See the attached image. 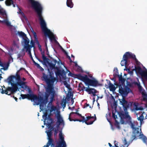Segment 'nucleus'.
<instances>
[{
    "label": "nucleus",
    "instance_id": "f257e3e1",
    "mask_svg": "<svg viewBox=\"0 0 147 147\" xmlns=\"http://www.w3.org/2000/svg\"><path fill=\"white\" fill-rule=\"evenodd\" d=\"M47 74L43 73L42 78L47 85L45 87L46 92L44 98L46 103H47L48 98L51 95V100L48 105V107H49L50 105H52V102L55 95L53 85L56 79L54 77L53 73L50 71L49 69H47Z\"/></svg>",
    "mask_w": 147,
    "mask_h": 147
},
{
    "label": "nucleus",
    "instance_id": "ea45409f",
    "mask_svg": "<svg viewBox=\"0 0 147 147\" xmlns=\"http://www.w3.org/2000/svg\"><path fill=\"white\" fill-rule=\"evenodd\" d=\"M9 66V63H7V64L5 63L4 65L3 69L4 70H6L8 68Z\"/></svg>",
    "mask_w": 147,
    "mask_h": 147
},
{
    "label": "nucleus",
    "instance_id": "c9c22d12",
    "mask_svg": "<svg viewBox=\"0 0 147 147\" xmlns=\"http://www.w3.org/2000/svg\"><path fill=\"white\" fill-rule=\"evenodd\" d=\"M48 119L50 121V122L49 123H48L49 125H51V124L53 123L54 122L53 119L51 117H50L49 115V117L48 118Z\"/></svg>",
    "mask_w": 147,
    "mask_h": 147
},
{
    "label": "nucleus",
    "instance_id": "393cba45",
    "mask_svg": "<svg viewBox=\"0 0 147 147\" xmlns=\"http://www.w3.org/2000/svg\"><path fill=\"white\" fill-rule=\"evenodd\" d=\"M127 59H125V57L123 56V60H122L121 62V64L122 66L124 65L126 66L127 63Z\"/></svg>",
    "mask_w": 147,
    "mask_h": 147
},
{
    "label": "nucleus",
    "instance_id": "bb28decb",
    "mask_svg": "<svg viewBox=\"0 0 147 147\" xmlns=\"http://www.w3.org/2000/svg\"><path fill=\"white\" fill-rule=\"evenodd\" d=\"M139 138L142 139L144 143L147 144V138L143 134Z\"/></svg>",
    "mask_w": 147,
    "mask_h": 147
},
{
    "label": "nucleus",
    "instance_id": "0e129e2a",
    "mask_svg": "<svg viewBox=\"0 0 147 147\" xmlns=\"http://www.w3.org/2000/svg\"><path fill=\"white\" fill-rule=\"evenodd\" d=\"M33 34H34V36L35 38L37 36L36 35V33L35 32H34Z\"/></svg>",
    "mask_w": 147,
    "mask_h": 147
},
{
    "label": "nucleus",
    "instance_id": "5701e85b",
    "mask_svg": "<svg viewBox=\"0 0 147 147\" xmlns=\"http://www.w3.org/2000/svg\"><path fill=\"white\" fill-rule=\"evenodd\" d=\"M135 70L140 75L144 71L142 70L141 67L139 66L135 67Z\"/></svg>",
    "mask_w": 147,
    "mask_h": 147
},
{
    "label": "nucleus",
    "instance_id": "13d9d810",
    "mask_svg": "<svg viewBox=\"0 0 147 147\" xmlns=\"http://www.w3.org/2000/svg\"><path fill=\"white\" fill-rule=\"evenodd\" d=\"M35 65V66H36V67H37L38 68H39V67L40 66V65H39L37 63H36Z\"/></svg>",
    "mask_w": 147,
    "mask_h": 147
},
{
    "label": "nucleus",
    "instance_id": "79ce46f5",
    "mask_svg": "<svg viewBox=\"0 0 147 147\" xmlns=\"http://www.w3.org/2000/svg\"><path fill=\"white\" fill-rule=\"evenodd\" d=\"M4 23L8 26H11L10 23L7 20H4Z\"/></svg>",
    "mask_w": 147,
    "mask_h": 147
},
{
    "label": "nucleus",
    "instance_id": "f704fd0d",
    "mask_svg": "<svg viewBox=\"0 0 147 147\" xmlns=\"http://www.w3.org/2000/svg\"><path fill=\"white\" fill-rule=\"evenodd\" d=\"M49 125V127L50 128V129L48 131L46 132L47 134L48 132H51V136H52L53 133L52 131L54 130V128L53 126H51V125Z\"/></svg>",
    "mask_w": 147,
    "mask_h": 147
},
{
    "label": "nucleus",
    "instance_id": "4468645a",
    "mask_svg": "<svg viewBox=\"0 0 147 147\" xmlns=\"http://www.w3.org/2000/svg\"><path fill=\"white\" fill-rule=\"evenodd\" d=\"M133 130H134L133 131L134 135L132 136L131 142L134 140L136 139L137 137H140L142 135L141 134V133H140L139 132V129L138 127H137Z\"/></svg>",
    "mask_w": 147,
    "mask_h": 147
},
{
    "label": "nucleus",
    "instance_id": "8fccbe9b",
    "mask_svg": "<svg viewBox=\"0 0 147 147\" xmlns=\"http://www.w3.org/2000/svg\"><path fill=\"white\" fill-rule=\"evenodd\" d=\"M124 145L125 146L127 145V141L126 140V139H124Z\"/></svg>",
    "mask_w": 147,
    "mask_h": 147
},
{
    "label": "nucleus",
    "instance_id": "20e7f679",
    "mask_svg": "<svg viewBox=\"0 0 147 147\" xmlns=\"http://www.w3.org/2000/svg\"><path fill=\"white\" fill-rule=\"evenodd\" d=\"M120 104L122 105L123 107V109L125 113H121L119 115L121 117L125 116L126 115H128V112L127 111V109L129 108L130 105H131L132 103L131 102H128L123 97L122 99H119Z\"/></svg>",
    "mask_w": 147,
    "mask_h": 147
},
{
    "label": "nucleus",
    "instance_id": "bf43d9fd",
    "mask_svg": "<svg viewBox=\"0 0 147 147\" xmlns=\"http://www.w3.org/2000/svg\"><path fill=\"white\" fill-rule=\"evenodd\" d=\"M80 117L82 119V120H84V121H86V119L84 116H83L82 115V116H81Z\"/></svg>",
    "mask_w": 147,
    "mask_h": 147
},
{
    "label": "nucleus",
    "instance_id": "ddd939ff",
    "mask_svg": "<svg viewBox=\"0 0 147 147\" xmlns=\"http://www.w3.org/2000/svg\"><path fill=\"white\" fill-rule=\"evenodd\" d=\"M55 117L57 119L56 122V127L58 128L60 125L64 123V121L59 111L55 114Z\"/></svg>",
    "mask_w": 147,
    "mask_h": 147
},
{
    "label": "nucleus",
    "instance_id": "dca6fc26",
    "mask_svg": "<svg viewBox=\"0 0 147 147\" xmlns=\"http://www.w3.org/2000/svg\"><path fill=\"white\" fill-rule=\"evenodd\" d=\"M124 57H125V59L127 60L128 58H132L134 59L136 57L135 55L129 52H127L125 53L123 55Z\"/></svg>",
    "mask_w": 147,
    "mask_h": 147
},
{
    "label": "nucleus",
    "instance_id": "6e6d98bb",
    "mask_svg": "<svg viewBox=\"0 0 147 147\" xmlns=\"http://www.w3.org/2000/svg\"><path fill=\"white\" fill-rule=\"evenodd\" d=\"M47 113H44V115L43 116V118H44V117H45L46 118H47Z\"/></svg>",
    "mask_w": 147,
    "mask_h": 147
},
{
    "label": "nucleus",
    "instance_id": "7ed1b4c3",
    "mask_svg": "<svg viewBox=\"0 0 147 147\" xmlns=\"http://www.w3.org/2000/svg\"><path fill=\"white\" fill-rule=\"evenodd\" d=\"M9 80L7 79L5 80V81L6 82H7L9 84H10L12 87H8L6 90H4V94L8 95H10L11 94H13L14 92H16L18 89L17 85L18 84L17 82L16 83H14V80H12L10 82Z\"/></svg>",
    "mask_w": 147,
    "mask_h": 147
},
{
    "label": "nucleus",
    "instance_id": "f3484780",
    "mask_svg": "<svg viewBox=\"0 0 147 147\" xmlns=\"http://www.w3.org/2000/svg\"><path fill=\"white\" fill-rule=\"evenodd\" d=\"M85 91L88 92L89 94L92 93L94 96L96 95V90L94 88H87L85 89Z\"/></svg>",
    "mask_w": 147,
    "mask_h": 147
},
{
    "label": "nucleus",
    "instance_id": "338daca9",
    "mask_svg": "<svg viewBox=\"0 0 147 147\" xmlns=\"http://www.w3.org/2000/svg\"><path fill=\"white\" fill-rule=\"evenodd\" d=\"M66 55L67 56V57L69 59H70L71 58H70V57L67 54V55Z\"/></svg>",
    "mask_w": 147,
    "mask_h": 147
},
{
    "label": "nucleus",
    "instance_id": "4d7b16f0",
    "mask_svg": "<svg viewBox=\"0 0 147 147\" xmlns=\"http://www.w3.org/2000/svg\"><path fill=\"white\" fill-rule=\"evenodd\" d=\"M38 68L40 69V70L41 71H44V69L42 67H41L40 66L39 67V68Z\"/></svg>",
    "mask_w": 147,
    "mask_h": 147
},
{
    "label": "nucleus",
    "instance_id": "f03ea898",
    "mask_svg": "<svg viewBox=\"0 0 147 147\" xmlns=\"http://www.w3.org/2000/svg\"><path fill=\"white\" fill-rule=\"evenodd\" d=\"M75 75L76 78L83 81L88 86L95 87L98 85V82L97 80L93 78L92 80L90 79L87 75L83 76L81 74H78Z\"/></svg>",
    "mask_w": 147,
    "mask_h": 147
},
{
    "label": "nucleus",
    "instance_id": "2eb2a0df",
    "mask_svg": "<svg viewBox=\"0 0 147 147\" xmlns=\"http://www.w3.org/2000/svg\"><path fill=\"white\" fill-rule=\"evenodd\" d=\"M57 62L56 60L54 59L52 57H51V62H49L47 61V63H48L50 69H52L55 68Z\"/></svg>",
    "mask_w": 147,
    "mask_h": 147
},
{
    "label": "nucleus",
    "instance_id": "a18cd8bd",
    "mask_svg": "<svg viewBox=\"0 0 147 147\" xmlns=\"http://www.w3.org/2000/svg\"><path fill=\"white\" fill-rule=\"evenodd\" d=\"M112 116L113 118L115 119L117 118V116L115 115V113H112Z\"/></svg>",
    "mask_w": 147,
    "mask_h": 147
},
{
    "label": "nucleus",
    "instance_id": "c756f323",
    "mask_svg": "<svg viewBox=\"0 0 147 147\" xmlns=\"http://www.w3.org/2000/svg\"><path fill=\"white\" fill-rule=\"evenodd\" d=\"M78 88L80 90L82 91L85 90V89H86V87L81 83H80L79 84Z\"/></svg>",
    "mask_w": 147,
    "mask_h": 147
},
{
    "label": "nucleus",
    "instance_id": "09e8293b",
    "mask_svg": "<svg viewBox=\"0 0 147 147\" xmlns=\"http://www.w3.org/2000/svg\"><path fill=\"white\" fill-rule=\"evenodd\" d=\"M4 90H3L2 88H0V92L2 94H4Z\"/></svg>",
    "mask_w": 147,
    "mask_h": 147
},
{
    "label": "nucleus",
    "instance_id": "9b49d317",
    "mask_svg": "<svg viewBox=\"0 0 147 147\" xmlns=\"http://www.w3.org/2000/svg\"><path fill=\"white\" fill-rule=\"evenodd\" d=\"M21 96L22 99L27 98L32 101H33L34 99H36L37 98V95L33 94H21Z\"/></svg>",
    "mask_w": 147,
    "mask_h": 147
},
{
    "label": "nucleus",
    "instance_id": "5fc2aeb1",
    "mask_svg": "<svg viewBox=\"0 0 147 147\" xmlns=\"http://www.w3.org/2000/svg\"><path fill=\"white\" fill-rule=\"evenodd\" d=\"M28 92H29V93H30V94H32V91L30 88H28Z\"/></svg>",
    "mask_w": 147,
    "mask_h": 147
},
{
    "label": "nucleus",
    "instance_id": "7c9ffc66",
    "mask_svg": "<svg viewBox=\"0 0 147 147\" xmlns=\"http://www.w3.org/2000/svg\"><path fill=\"white\" fill-rule=\"evenodd\" d=\"M13 1L12 0H6L5 1V4L7 6H10L13 4Z\"/></svg>",
    "mask_w": 147,
    "mask_h": 147
},
{
    "label": "nucleus",
    "instance_id": "e433bc0d",
    "mask_svg": "<svg viewBox=\"0 0 147 147\" xmlns=\"http://www.w3.org/2000/svg\"><path fill=\"white\" fill-rule=\"evenodd\" d=\"M76 112H71L69 114V115L71 116L72 115H73L74 114H77V115H78L80 117L81 116H82V115L81 114H80L79 113L77 112V111H78V110H76Z\"/></svg>",
    "mask_w": 147,
    "mask_h": 147
},
{
    "label": "nucleus",
    "instance_id": "9d476101",
    "mask_svg": "<svg viewBox=\"0 0 147 147\" xmlns=\"http://www.w3.org/2000/svg\"><path fill=\"white\" fill-rule=\"evenodd\" d=\"M47 136V139L48 140V141L46 145L49 147L50 146L51 147H55V141L52 138V136H51V132H48Z\"/></svg>",
    "mask_w": 147,
    "mask_h": 147
},
{
    "label": "nucleus",
    "instance_id": "0eeeda50",
    "mask_svg": "<svg viewBox=\"0 0 147 147\" xmlns=\"http://www.w3.org/2000/svg\"><path fill=\"white\" fill-rule=\"evenodd\" d=\"M37 99H34L33 101L36 105H38L40 104V109L42 110L47 103L45 102V101L43 97L41 96H37Z\"/></svg>",
    "mask_w": 147,
    "mask_h": 147
},
{
    "label": "nucleus",
    "instance_id": "69168bd1",
    "mask_svg": "<svg viewBox=\"0 0 147 147\" xmlns=\"http://www.w3.org/2000/svg\"><path fill=\"white\" fill-rule=\"evenodd\" d=\"M13 98H14V99L16 101H18V98L16 97H14V96H13Z\"/></svg>",
    "mask_w": 147,
    "mask_h": 147
},
{
    "label": "nucleus",
    "instance_id": "72a5a7b5",
    "mask_svg": "<svg viewBox=\"0 0 147 147\" xmlns=\"http://www.w3.org/2000/svg\"><path fill=\"white\" fill-rule=\"evenodd\" d=\"M142 95L143 100L144 101L147 100V94L144 92H142Z\"/></svg>",
    "mask_w": 147,
    "mask_h": 147
},
{
    "label": "nucleus",
    "instance_id": "4c0bfd02",
    "mask_svg": "<svg viewBox=\"0 0 147 147\" xmlns=\"http://www.w3.org/2000/svg\"><path fill=\"white\" fill-rule=\"evenodd\" d=\"M57 128V129H56L54 130V135L55 138L56 137L57 134L58 133V128Z\"/></svg>",
    "mask_w": 147,
    "mask_h": 147
},
{
    "label": "nucleus",
    "instance_id": "864d4df0",
    "mask_svg": "<svg viewBox=\"0 0 147 147\" xmlns=\"http://www.w3.org/2000/svg\"><path fill=\"white\" fill-rule=\"evenodd\" d=\"M134 83L135 85H137L138 86H139L140 85L139 83H138L137 82H134Z\"/></svg>",
    "mask_w": 147,
    "mask_h": 147
},
{
    "label": "nucleus",
    "instance_id": "39448f33",
    "mask_svg": "<svg viewBox=\"0 0 147 147\" xmlns=\"http://www.w3.org/2000/svg\"><path fill=\"white\" fill-rule=\"evenodd\" d=\"M115 85L116 86L117 88H119V92L122 96L123 97L124 96H126L131 91L130 88L128 87L127 86H125L124 88L122 87L121 85L119 84H115Z\"/></svg>",
    "mask_w": 147,
    "mask_h": 147
},
{
    "label": "nucleus",
    "instance_id": "1a4fd4ad",
    "mask_svg": "<svg viewBox=\"0 0 147 147\" xmlns=\"http://www.w3.org/2000/svg\"><path fill=\"white\" fill-rule=\"evenodd\" d=\"M125 119L126 121L127 122L128 124L133 129H135L136 128L135 127V125L137 123V121H133L132 122L131 121V118L130 116L128 115H126L125 116L122 117Z\"/></svg>",
    "mask_w": 147,
    "mask_h": 147
},
{
    "label": "nucleus",
    "instance_id": "c03bdc74",
    "mask_svg": "<svg viewBox=\"0 0 147 147\" xmlns=\"http://www.w3.org/2000/svg\"><path fill=\"white\" fill-rule=\"evenodd\" d=\"M64 84L66 86V87L67 88H69V87L70 85L69 84H67V82L64 81Z\"/></svg>",
    "mask_w": 147,
    "mask_h": 147
},
{
    "label": "nucleus",
    "instance_id": "aec40b11",
    "mask_svg": "<svg viewBox=\"0 0 147 147\" xmlns=\"http://www.w3.org/2000/svg\"><path fill=\"white\" fill-rule=\"evenodd\" d=\"M41 54L42 55V57L43 61V64H46L47 62V60L48 59L47 58V57L45 56V52L44 51H41Z\"/></svg>",
    "mask_w": 147,
    "mask_h": 147
},
{
    "label": "nucleus",
    "instance_id": "680f3d73",
    "mask_svg": "<svg viewBox=\"0 0 147 147\" xmlns=\"http://www.w3.org/2000/svg\"><path fill=\"white\" fill-rule=\"evenodd\" d=\"M37 60L39 61H40V62H41V63H43V61H42L39 58H37Z\"/></svg>",
    "mask_w": 147,
    "mask_h": 147
},
{
    "label": "nucleus",
    "instance_id": "a878e982",
    "mask_svg": "<svg viewBox=\"0 0 147 147\" xmlns=\"http://www.w3.org/2000/svg\"><path fill=\"white\" fill-rule=\"evenodd\" d=\"M0 14H1L2 16L7 17V15L5 11L4 10L3 8L1 7V5H0Z\"/></svg>",
    "mask_w": 147,
    "mask_h": 147
},
{
    "label": "nucleus",
    "instance_id": "473e14b6",
    "mask_svg": "<svg viewBox=\"0 0 147 147\" xmlns=\"http://www.w3.org/2000/svg\"><path fill=\"white\" fill-rule=\"evenodd\" d=\"M137 119L138 120L140 121V123L141 124L142 122L143 121V120L144 119V117L143 116V114L142 113L141 114L139 117L137 118Z\"/></svg>",
    "mask_w": 147,
    "mask_h": 147
},
{
    "label": "nucleus",
    "instance_id": "6ab92c4d",
    "mask_svg": "<svg viewBox=\"0 0 147 147\" xmlns=\"http://www.w3.org/2000/svg\"><path fill=\"white\" fill-rule=\"evenodd\" d=\"M108 85L109 88L111 91L114 92L116 88H117L116 87H115L114 85L110 81H109Z\"/></svg>",
    "mask_w": 147,
    "mask_h": 147
},
{
    "label": "nucleus",
    "instance_id": "3c124183",
    "mask_svg": "<svg viewBox=\"0 0 147 147\" xmlns=\"http://www.w3.org/2000/svg\"><path fill=\"white\" fill-rule=\"evenodd\" d=\"M138 88L139 89V90L140 91H141L142 90V87L140 85V86H138Z\"/></svg>",
    "mask_w": 147,
    "mask_h": 147
},
{
    "label": "nucleus",
    "instance_id": "774afa93",
    "mask_svg": "<svg viewBox=\"0 0 147 147\" xmlns=\"http://www.w3.org/2000/svg\"><path fill=\"white\" fill-rule=\"evenodd\" d=\"M108 144L109 145V146L110 147H111L112 146L111 144H110V143H109Z\"/></svg>",
    "mask_w": 147,
    "mask_h": 147
},
{
    "label": "nucleus",
    "instance_id": "f8f14e48",
    "mask_svg": "<svg viewBox=\"0 0 147 147\" xmlns=\"http://www.w3.org/2000/svg\"><path fill=\"white\" fill-rule=\"evenodd\" d=\"M116 74H115V75L117 76L119 78V83H117V82H115V80H114L115 81V84H119L121 85V86H122L123 87L124 86H125V79L123 78L122 76V75H120V76L119 74L118 73V70L117 68L116 69Z\"/></svg>",
    "mask_w": 147,
    "mask_h": 147
},
{
    "label": "nucleus",
    "instance_id": "a211bd4d",
    "mask_svg": "<svg viewBox=\"0 0 147 147\" xmlns=\"http://www.w3.org/2000/svg\"><path fill=\"white\" fill-rule=\"evenodd\" d=\"M95 115V117H94V120L93 121H91L90 122H87V121L88 120L90 119H91V116H87L86 117V121H84L85 123L87 124V125H91L92 124L93 122L96 120V117L95 116V115Z\"/></svg>",
    "mask_w": 147,
    "mask_h": 147
},
{
    "label": "nucleus",
    "instance_id": "2f4dec72",
    "mask_svg": "<svg viewBox=\"0 0 147 147\" xmlns=\"http://www.w3.org/2000/svg\"><path fill=\"white\" fill-rule=\"evenodd\" d=\"M26 48H25L26 49V52H28V54L30 55V56H31L32 54L31 52V47L28 46V47H26Z\"/></svg>",
    "mask_w": 147,
    "mask_h": 147
},
{
    "label": "nucleus",
    "instance_id": "412c9836",
    "mask_svg": "<svg viewBox=\"0 0 147 147\" xmlns=\"http://www.w3.org/2000/svg\"><path fill=\"white\" fill-rule=\"evenodd\" d=\"M23 39L24 40L25 44L24 48H26V47H28L29 46H30V45L29 44L30 42L27 36L24 38H23Z\"/></svg>",
    "mask_w": 147,
    "mask_h": 147
},
{
    "label": "nucleus",
    "instance_id": "cd10ccee",
    "mask_svg": "<svg viewBox=\"0 0 147 147\" xmlns=\"http://www.w3.org/2000/svg\"><path fill=\"white\" fill-rule=\"evenodd\" d=\"M18 34L19 36L22 37L23 38V39L25 38L26 36V35L25 34V33L22 31H18Z\"/></svg>",
    "mask_w": 147,
    "mask_h": 147
},
{
    "label": "nucleus",
    "instance_id": "a19ab883",
    "mask_svg": "<svg viewBox=\"0 0 147 147\" xmlns=\"http://www.w3.org/2000/svg\"><path fill=\"white\" fill-rule=\"evenodd\" d=\"M71 116L69 115V118H68V119L70 121H78L79 119H71Z\"/></svg>",
    "mask_w": 147,
    "mask_h": 147
},
{
    "label": "nucleus",
    "instance_id": "c85d7f7f",
    "mask_svg": "<svg viewBox=\"0 0 147 147\" xmlns=\"http://www.w3.org/2000/svg\"><path fill=\"white\" fill-rule=\"evenodd\" d=\"M141 76L142 78L147 80V71H144L143 73H142Z\"/></svg>",
    "mask_w": 147,
    "mask_h": 147
},
{
    "label": "nucleus",
    "instance_id": "58836bf2",
    "mask_svg": "<svg viewBox=\"0 0 147 147\" xmlns=\"http://www.w3.org/2000/svg\"><path fill=\"white\" fill-rule=\"evenodd\" d=\"M127 86L128 87L129 86V87H132L133 86V83H130L129 81H127Z\"/></svg>",
    "mask_w": 147,
    "mask_h": 147
},
{
    "label": "nucleus",
    "instance_id": "6e6552de",
    "mask_svg": "<svg viewBox=\"0 0 147 147\" xmlns=\"http://www.w3.org/2000/svg\"><path fill=\"white\" fill-rule=\"evenodd\" d=\"M59 139L57 142L55 147H66V145L64 140V137L60 131L59 134Z\"/></svg>",
    "mask_w": 147,
    "mask_h": 147
},
{
    "label": "nucleus",
    "instance_id": "49530a36",
    "mask_svg": "<svg viewBox=\"0 0 147 147\" xmlns=\"http://www.w3.org/2000/svg\"><path fill=\"white\" fill-rule=\"evenodd\" d=\"M30 44H31V45H30V46L31 47V48H32V47H34V41L32 40L30 41Z\"/></svg>",
    "mask_w": 147,
    "mask_h": 147
},
{
    "label": "nucleus",
    "instance_id": "37998d69",
    "mask_svg": "<svg viewBox=\"0 0 147 147\" xmlns=\"http://www.w3.org/2000/svg\"><path fill=\"white\" fill-rule=\"evenodd\" d=\"M135 60L136 63V64L137 65H139L140 63L139 61H138V59L136 58V57H135V58L133 59Z\"/></svg>",
    "mask_w": 147,
    "mask_h": 147
},
{
    "label": "nucleus",
    "instance_id": "e2e57ef3",
    "mask_svg": "<svg viewBox=\"0 0 147 147\" xmlns=\"http://www.w3.org/2000/svg\"><path fill=\"white\" fill-rule=\"evenodd\" d=\"M129 144H128L127 146L122 145L121 147H127L129 146Z\"/></svg>",
    "mask_w": 147,
    "mask_h": 147
},
{
    "label": "nucleus",
    "instance_id": "4be33fe9",
    "mask_svg": "<svg viewBox=\"0 0 147 147\" xmlns=\"http://www.w3.org/2000/svg\"><path fill=\"white\" fill-rule=\"evenodd\" d=\"M66 4L67 6L70 8H72L74 6V4L72 0H67Z\"/></svg>",
    "mask_w": 147,
    "mask_h": 147
},
{
    "label": "nucleus",
    "instance_id": "b1692460",
    "mask_svg": "<svg viewBox=\"0 0 147 147\" xmlns=\"http://www.w3.org/2000/svg\"><path fill=\"white\" fill-rule=\"evenodd\" d=\"M48 110H49L50 113H51L53 111H55L57 109L56 107L53 105H50L49 107Z\"/></svg>",
    "mask_w": 147,
    "mask_h": 147
},
{
    "label": "nucleus",
    "instance_id": "423d86ee",
    "mask_svg": "<svg viewBox=\"0 0 147 147\" xmlns=\"http://www.w3.org/2000/svg\"><path fill=\"white\" fill-rule=\"evenodd\" d=\"M19 71H17L15 76L11 75L9 76L7 79L9 80L10 82L12 80H13L14 78L17 81L18 85L20 86H22L25 85V82L22 81L21 78L19 73Z\"/></svg>",
    "mask_w": 147,
    "mask_h": 147
},
{
    "label": "nucleus",
    "instance_id": "052dcab7",
    "mask_svg": "<svg viewBox=\"0 0 147 147\" xmlns=\"http://www.w3.org/2000/svg\"><path fill=\"white\" fill-rule=\"evenodd\" d=\"M78 121H79L80 122H82L83 123L84 122V120H82V119H78Z\"/></svg>",
    "mask_w": 147,
    "mask_h": 147
},
{
    "label": "nucleus",
    "instance_id": "603ef678",
    "mask_svg": "<svg viewBox=\"0 0 147 147\" xmlns=\"http://www.w3.org/2000/svg\"><path fill=\"white\" fill-rule=\"evenodd\" d=\"M5 63H3L1 61L0 62V66L2 67H3Z\"/></svg>",
    "mask_w": 147,
    "mask_h": 147
},
{
    "label": "nucleus",
    "instance_id": "de8ad7c7",
    "mask_svg": "<svg viewBox=\"0 0 147 147\" xmlns=\"http://www.w3.org/2000/svg\"><path fill=\"white\" fill-rule=\"evenodd\" d=\"M62 51L66 55H67V52L62 48L61 49Z\"/></svg>",
    "mask_w": 147,
    "mask_h": 147
}]
</instances>
